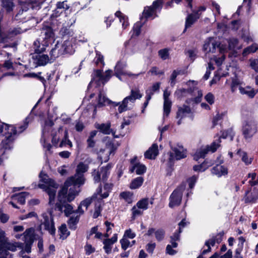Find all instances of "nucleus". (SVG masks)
Listing matches in <instances>:
<instances>
[{"mask_svg":"<svg viewBox=\"0 0 258 258\" xmlns=\"http://www.w3.org/2000/svg\"><path fill=\"white\" fill-rule=\"evenodd\" d=\"M218 49L219 52L221 53H224L226 50V47L216 41L213 37H210L206 39L203 46V50L206 53V56L210 58V56L208 55L209 53H215L216 49Z\"/></svg>","mask_w":258,"mask_h":258,"instance_id":"obj_8","label":"nucleus"},{"mask_svg":"<svg viewBox=\"0 0 258 258\" xmlns=\"http://www.w3.org/2000/svg\"><path fill=\"white\" fill-rule=\"evenodd\" d=\"M126 67V64L125 63L118 61L115 67V76L120 80V78L119 75L121 74H124V71H123V69Z\"/></svg>","mask_w":258,"mask_h":258,"instance_id":"obj_37","label":"nucleus"},{"mask_svg":"<svg viewBox=\"0 0 258 258\" xmlns=\"http://www.w3.org/2000/svg\"><path fill=\"white\" fill-rule=\"evenodd\" d=\"M247 178H251L248 183L251 186L258 184V176L255 173L253 172L248 174Z\"/></svg>","mask_w":258,"mask_h":258,"instance_id":"obj_51","label":"nucleus"},{"mask_svg":"<svg viewBox=\"0 0 258 258\" xmlns=\"http://www.w3.org/2000/svg\"><path fill=\"white\" fill-rule=\"evenodd\" d=\"M258 200V190L256 192H250V189L247 190L243 197V201L246 204H253Z\"/></svg>","mask_w":258,"mask_h":258,"instance_id":"obj_20","label":"nucleus"},{"mask_svg":"<svg viewBox=\"0 0 258 258\" xmlns=\"http://www.w3.org/2000/svg\"><path fill=\"white\" fill-rule=\"evenodd\" d=\"M170 95V92L165 89L163 93V99H164V116L167 117L171 111V107L172 105V102L169 99V96Z\"/></svg>","mask_w":258,"mask_h":258,"instance_id":"obj_16","label":"nucleus"},{"mask_svg":"<svg viewBox=\"0 0 258 258\" xmlns=\"http://www.w3.org/2000/svg\"><path fill=\"white\" fill-rule=\"evenodd\" d=\"M62 44L65 54H73L74 52V48L70 41H64Z\"/></svg>","mask_w":258,"mask_h":258,"instance_id":"obj_44","label":"nucleus"},{"mask_svg":"<svg viewBox=\"0 0 258 258\" xmlns=\"http://www.w3.org/2000/svg\"><path fill=\"white\" fill-rule=\"evenodd\" d=\"M40 176L42 183H40L38 186L48 195L49 205H53L58 185L53 180L49 178L46 175H44V176L42 177V173H40Z\"/></svg>","mask_w":258,"mask_h":258,"instance_id":"obj_5","label":"nucleus"},{"mask_svg":"<svg viewBox=\"0 0 258 258\" xmlns=\"http://www.w3.org/2000/svg\"><path fill=\"white\" fill-rule=\"evenodd\" d=\"M142 25L141 23L137 22L135 24L133 28V35L138 36L141 33V28Z\"/></svg>","mask_w":258,"mask_h":258,"instance_id":"obj_60","label":"nucleus"},{"mask_svg":"<svg viewBox=\"0 0 258 258\" xmlns=\"http://www.w3.org/2000/svg\"><path fill=\"white\" fill-rule=\"evenodd\" d=\"M117 240V234H114L111 238H106L103 241V249L107 254H109L111 252L112 245Z\"/></svg>","mask_w":258,"mask_h":258,"instance_id":"obj_18","label":"nucleus"},{"mask_svg":"<svg viewBox=\"0 0 258 258\" xmlns=\"http://www.w3.org/2000/svg\"><path fill=\"white\" fill-rule=\"evenodd\" d=\"M96 57L94 59V61L96 66L99 67H103L104 66V62L103 60V56L101 54L100 52L96 51Z\"/></svg>","mask_w":258,"mask_h":258,"instance_id":"obj_46","label":"nucleus"},{"mask_svg":"<svg viewBox=\"0 0 258 258\" xmlns=\"http://www.w3.org/2000/svg\"><path fill=\"white\" fill-rule=\"evenodd\" d=\"M153 233H155V238L157 240L160 241L162 240L165 236V232L164 229L160 228L157 230L153 228H149L146 233L148 236H151Z\"/></svg>","mask_w":258,"mask_h":258,"instance_id":"obj_23","label":"nucleus"},{"mask_svg":"<svg viewBox=\"0 0 258 258\" xmlns=\"http://www.w3.org/2000/svg\"><path fill=\"white\" fill-rule=\"evenodd\" d=\"M112 187V184L111 183H105L103 188L99 187L97 191L96 197L97 196H99V200H101L102 199L106 198L109 196V194L110 192Z\"/></svg>","mask_w":258,"mask_h":258,"instance_id":"obj_19","label":"nucleus"},{"mask_svg":"<svg viewBox=\"0 0 258 258\" xmlns=\"http://www.w3.org/2000/svg\"><path fill=\"white\" fill-rule=\"evenodd\" d=\"M89 167L87 164L83 162H80L77 165L76 168V173L75 175L68 178L64 182V185L59 191V199L62 200L64 197L65 193L68 191L69 186H75L83 184L85 182L84 173L87 171Z\"/></svg>","mask_w":258,"mask_h":258,"instance_id":"obj_2","label":"nucleus"},{"mask_svg":"<svg viewBox=\"0 0 258 258\" xmlns=\"http://www.w3.org/2000/svg\"><path fill=\"white\" fill-rule=\"evenodd\" d=\"M239 89L240 93L246 94L251 98L253 97L255 94L254 90L251 89L250 87L242 88L240 87Z\"/></svg>","mask_w":258,"mask_h":258,"instance_id":"obj_45","label":"nucleus"},{"mask_svg":"<svg viewBox=\"0 0 258 258\" xmlns=\"http://www.w3.org/2000/svg\"><path fill=\"white\" fill-rule=\"evenodd\" d=\"M256 132V124L254 121L250 120L245 122L243 126V134L245 138H251Z\"/></svg>","mask_w":258,"mask_h":258,"instance_id":"obj_14","label":"nucleus"},{"mask_svg":"<svg viewBox=\"0 0 258 258\" xmlns=\"http://www.w3.org/2000/svg\"><path fill=\"white\" fill-rule=\"evenodd\" d=\"M69 194L67 195L68 191L65 193L63 198L62 200L59 199V192L58 195V202L56 203L55 206V209L57 210L61 213L64 212L67 216L74 213L73 207L67 203V202H71L73 201L76 195H77V191L76 190L75 186L70 187L69 189Z\"/></svg>","mask_w":258,"mask_h":258,"instance_id":"obj_3","label":"nucleus"},{"mask_svg":"<svg viewBox=\"0 0 258 258\" xmlns=\"http://www.w3.org/2000/svg\"><path fill=\"white\" fill-rule=\"evenodd\" d=\"M214 164V162L210 160L209 162L208 160H205L202 164L195 165L193 167V169L195 171H201L203 172L208 168V167L211 166Z\"/></svg>","mask_w":258,"mask_h":258,"instance_id":"obj_31","label":"nucleus"},{"mask_svg":"<svg viewBox=\"0 0 258 258\" xmlns=\"http://www.w3.org/2000/svg\"><path fill=\"white\" fill-rule=\"evenodd\" d=\"M61 16H63L65 17L64 11L56 7V9L53 11V13L51 15V17L53 18H56ZM66 18V17H64V18Z\"/></svg>","mask_w":258,"mask_h":258,"instance_id":"obj_58","label":"nucleus"},{"mask_svg":"<svg viewBox=\"0 0 258 258\" xmlns=\"http://www.w3.org/2000/svg\"><path fill=\"white\" fill-rule=\"evenodd\" d=\"M110 166L107 165L105 167H102L100 170L99 169L94 170L92 172V176L95 182H99L101 179L103 181L106 180L110 173Z\"/></svg>","mask_w":258,"mask_h":258,"instance_id":"obj_12","label":"nucleus"},{"mask_svg":"<svg viewBox=\"0 0 258 258\" xmlns=\"http://www.w3.org/2000/svg\"><path fill=\"white\" fill-rule=\"evenodd\" d=\"M220 139L215 140L211 145L202 147L198 149L194 155V159L198 161L200 158H204L209 152L213 153L219 147Z\"/></svg>","mask_w":258,"mask_h":258,"instance_id":"obj_10","label":"nucleus"},{"mask_svg":"<svg viewBox=\"0 0 258 258\" xmlns=\"http://www.w3.org/2000/svg\"><path fill=\"white\" fill-rule=\"evenodd\" d=\"M169 49L168 48L160 49L158 51V55L162 59L165 60L169 58Z\"/></svg>","mask_w":258,"mask_h":258,"instance_id":"obj_52","label":"nucleus"},{"mask_svg":"<svg viewBox=\"0 0 258 258\" xmlns=\"http://www.w3.org/2000/svg\"><path fill=\"white\" fill-rule=\"evenodd\" d=\"M96 197V195H94V196H93L92 198H87L85 200H84L83 201H82L80 204L81 206H82L84 207H85L86 210L87 209L88 207L89 206V205L91 204V203L93 201V200L95 198V197Z\"/></svg>","mask_w":258,"mask_h":258,"instance_id":"obj_59","label":"nucleus"},{"mask_svg":"<svg viewBox=\"0 0 258 258\" xmlns=\"http://www.w3.org/2000/svg\"><path fill=\"white\" fill-rule=\"evenodd\" d=\"M105 225L106 227V232L104 234V236L106 238H108L111 233V230L113 227H114V224L111 223L108 221L105 222Z\"/></svg>","mask_w":258,"mask_h":258,"instance_id":"obj_55","label":"nucleus"},{"mask_svg":"<svg viewBox=\"0 0 258 258\" xmlns=\"http://www.w3.org/2000/svg\"><path fill=\"white\" fill-rule=\"evenodd\" d=\"M35 59V63L38 66H45L49 61V57L46 54H36L33 56Z\"/></svg>","mask_w":258,"mask_h":258,"instance_id":"obj_26","label":"nucleus"},{"mask_svg":"<svg viewBox=\"0 0 258 258\" xmlns=\"http://www.w3.org/2000/svg\"><path fill=\"white\" fill-rule=\"evenodd\" d=\"M228 44L230 50L240 49L242 47V45L239 44L238 39L235 38H230L228 41Z\"/></svg>","mask_w":258,"mask_h":258,"instance_id":"obj_36","label":"nucleus"},{"mask_svg":"<svg viewBox=\"0 0 258 258\" xmlns=\"http://www.w3.org/2000/svg\"><path fill=\"white\" fill-rule=\"evenodd\" d=\"M121 247L122 249L125 250L127 248L131 247V242L125 237L123 238L120 240Z\"/></svg>","mask_w":258,"mask_h":258,"instance_id":"obj_56","label":"nucleus"},{"mask_svg":"<svg viewBox=\"0 0 258 258\" xmlns=\"http://www.w3.org/2000/svg\"><path fill=\"white\" fill-rule=\"evenodd\" d=\"M191 91V90L190 89H186L184 88H179L177 89L175 91L174 95L178 99H180L183 97L186 96V95L187 94L190 93Z\"/></svg>","mask_w":258,"mask_h":258,"instance_id":"obj_40","label":"nucleus"},{"mask_svg":"<svg viewBox=\"0 0 258 258\" xmlns=\"http://www.w3.org/2000/svg\"><path fill=\"white\" fill-rule=\"evenodd\" d=\"M27 117L21 125L16 127L12 125L3 124L0 125V133H3L5 139L2 141L1 145L5 149L12 148V145L15 139V136L25 131L28 127L29 121Z\"/></svg>","mask_w":258,"mask_h":258,"instance_id":"obj_1","label":"nucleus"},{"mask_svg":"<svg viewBox=\"0 0 258 258\" xmlns=\"http://www.w3.org/2000/svg\"><path fill=\"white\" fill-rule=\"evenodd\" d=\"M258 49V45L253 43L250 46L245 48L242 51V55L243 57H246L250 53L255 52Z\"/></svg>","mask_w":258,"mask_h":258,"instance_id":"obj_33","label":"nucleus"},{"mask_svg":"<svg viewBox=\"0 0 258 258\" xmlns=\"http://www.w3.org/2000/svg\"><path fill=\"white\" fill-rule=\"evenodd\" d=\"M158 154V145L154 144L145 153V157L149 159H155Z\"/></svg>","mask_w":258,"mask_h":258,"instance_id":"obj_25","label":"nucleus"},{"mask_svg":"<svg viewBox=\"0 0 258 258\" xmlns=\"http://www.w3.org/2000/svg\"><path fill=\"white\" fill-rule=\"evenodd\" d=\"M110 127V123L97 124L96 125V128L105 135H109L111 133Z\"/></svg>","mask_w":258,"mask_h":258,"instance_id":"obj_30","label":"nucleus"},{"mask_svg":"<svg viewBox=\"0 0 258 258\" xmlns=\"http://www.w3.org/2000/svg\"><path fill=\"white\" fill-rule=\"evenodd\" d=\"M142 96L143 95L140 93L139 89L135 88L132 89L130 95L125 97L121 102H114L113 103L114 106H119L118 111L119 113H121L123 112L132 109L136 100L141 99Z\"/></svg>","mask_w":258,"mask_h":258,"instance_id":"obj_4","label":"nucleus"},{"mask_svg":"<svg viewBox=\"0 0 258 258\" xmlns=\"http://www.w3.org/2000/svg\"><path fill=\"white\" fill-rule=\"evenodd\" d=\"M23 247V243L19 242H15L14 243H10L7 245V248L8 250L15 251L17 248L20 249Z\"/></svg>","mask_w":258,"mask_h":258,"instance_id":"obj_48","label":"nucleus"},{"mask_svg":"<svg viewBox=\"0 0 258 258\" xmlns=\"http://www.w3.org/2000/svg\"><path fill=\"white\" fill-rule=\"evenodd\" d=\"M162 4V0H156L153 3V6L145 8L143 13V16L141 18L142 20L143 17L146 19L152 17L155 13V10L159 8Z\"/></svg>","mask_w":258,"mask_h":258,"instance_id":"obj_15","label":"nucleus"},{"mask_svg":"<svg viewBox=\"0 0 258 258\" xmlns=\"http://www.w3.org/2000/svg\"><path fill=\"white\" fill-rule=\"evenodd\" d=\"M144 181V179L142 177H138L135 178L130 184V188L131 189H136L140 187Z\"/></svg>","mask_w":258,"mask_h":258,"instance_id":"obj_41","label":"nucleus"},{"mask_svg":"<svg viewBox=\"0 0 258 258\" xmlns=\"http://www.w3.org/2000/svg\"><path fill=\"white\" fill-rule=\"evenodd\" d=\"M33 45V48L36 54H41L45 51L46 45L44 44L41 45L39 41L38 40L34 42Z\"/></svg>","mask_w":258,"mask_h":258,"instance_id":"obj_34","label":"nucleus"},{"mask_svg":"<svg viewBox=\"0 0 258 258\" xmlns=\"http://www.w3.org/2000/svg\"><path fill=\"white\" fill-rule=\"evenodd\" d=\"M64 131L63 130L62 127H59L57 130H53L51 132L52 136V143L55 146H57L59 141L63 138Z\"/></svg>","mask_w":258,"mask_h":258,"instance_id":"obj_17","label":"nucleus"},{"mask_svg":"<svg viewBox=\"0 0 258 258\" xmlns=\"http://www.w3.org/2000/svg\"><path fill=\"white\" fill-rule=\"evenodd\" d=\"M237 154L241 157L242 161L244 162L246 165L251 164L252 158L248 157L246 153L239 150L237 152Z\"/></svg>","mask_w":258,"mask_h":258,"instance_id":"obj_47","label":"nucleus"},{"mask_svg":"<svg viewBox=\"0 0 258 258\" xmlns=\"http://www.w3.org/2000/svg\"><path fill=\"white\" fill-rule=\"evenodd\" d=\"M43 221L42 225H43L44 229L47 230L51 235H54L55 228L52 215L50 214L44 213L42 214Z\"/></svg>","mask_w":258,"mask_h":258,"instance_id":"obj_13","label":"nucleus"},{"mask_svg":"<svg viewBox=\"0 0 258 258\" xmlns=\"http://www.w3.org/2000/svg\"><path fill=\"white\" fill-rule=\"evenodd\" d=\"M120 196L124 199L125 201L128 203H132V194L130 192H123L120 195Z\"/></svg>","mask_w":258,"mask_h":258,"instance_id":"obj_57","label":"nucleus"},{"mask_svg":"<svg viewBox=\"0 0 258 258\" xmlns=\"http://www.w3.org/2000/svg\"><path fill=\"white\" fill-rule=\"evenodd\" d=\"M84 248L87 255H90L93 253L95 250L94 247H93L91 244L88 243L85 246Z\"/></svg>","mask_w":258,"mask_h":258,"instance_id":"obj_64","label":"nucleus"},{"mask_svg":"<svg viewBox=\"0 0 258 258\" xmlns=\"http://www.w3.org/2000/svg\"><path fill=\"white\" fill-rule=\"evenodd\" d=\"M112 71L108 70L105 72V75L102 74L101 70H96L94 71L92 75V79L90 84L95 82L97 86H100L101 84H104L107 82L111 76Z\"/></svg>","mask_w":258,"mask_h":258,"instance_id":"obj_11","label":"nucleus"},{"mask_svg":"<svg viewBox=\"0 0 258 258\" xmlns=\"http://www.w3.org/2000/svg\"><path fill=\"white\" fill-rule=\"evenodd\" d=\"M115 15L116 17L119 18L120 22L122 23V28L123 29H125V28L128 25L127 17L120 11L116 12Z\"/></svg>","mask_w":258,"mask_h":258,"instance_id":"obj_39","label":"nucleus"},{"mask_svg":"<svg viewBox=\"0 0 258 258\" xmlns=\"http://www.w3.org/2000/svg\"><path fill=\"white\" fill-rule=\"evenodd\" d=\"M67 1H64L63 2H58L57 3L56 6L57 8L60 9V10L64 11V14H65V17H67V14L68 12L69 11V12H71V10H70V6H69L67 4Z\"/></svg>","mask_w":258,"mask_h":258,"instance_id":"obj_38","label":"nucleus"},{"mask_svg":"<svg viewBox=\"0 0 258 258\" xmlns=\"http://www.w3.org/2000/svg\"><path fill=\"white\" fill-rule=\"evenodd\" d=\"M149 203L151 204H153L152 201L149 202V199L144 198L139 201L137 203L136 205L143 211L148 209Z\"/></svg>","mask_w":258,"mask_h":258,"instance_id":"obj_35","label":"nucleus"},{"mask_svg":"<svg viewBox=\"0 0 258 258\" xmlns=\"http://www.w3.org/2000/svg\"><path fill=\"white\" fill-rule=\"evenodd\" d=\"M67 145H68L70 147H72L73 146L72 143L69 139L68 131L67 130H65L64 137L61 139L60 143L59 145V147H62L63 146H66Z\"/></svg>","mask_w":258,"mask_h":258,"instance_id":"obj_42","label":"nucleus"},{"mask_svg":"<svg viewBox=\"0 0 258 258\" xmlns=\"http://www.w3.org/2000/svg\"><path fill=\"white\" fill-rule=\"evenodd\" d=\"M250 66L255 72H258V59H250Z\"/></svg>","mask_w":258,"mask_h":258,"instance_id":"obj_61","label":"nucleus"},{"mask_svg":"<svg viewBox=\"0 0 258 258\" xmlns=\"http://www.w3.org/2000/svg\"><path fill=\"white\" fill-rule=\"evenodd\" d=\"M76 214L75 213V215H73L69 219L68 221V224L69 225V227L70 229H72L73 230H75L76 228V225L77 224L79 220L80 215H76L75 216Z\"/></svg>","mask_w":258,"mask_h":258,"instance_id":"obj_43","label":"nucleus"},{"mask_svg":"<svg viewBox=\"0 0 258 258\" xmlns=\"http://www.w3.org/2000/svg\"><path fill=\"white\" fill-rule=\"evenodd\" d=\"M3 6L5 8L8 13L13 11L14 7L12 0H2Z\"/></svg>","mask_w":258,"mask_h":258,"instance_id":"obj_49","label":"nucleus"},{"mask_svg":"<svg viewBox=\"0 0 258 258\" xmlns=\"http://www.w3.org/2000/svg\"><path fill=\"white\" fill-rule=\"evenodd\" d=\"M132 218L133 220H135L137 217L142 215L143 213V211L137 205L134 206L132 209Z\"/></svg>","mask_w":258,"mask_h":258,"instance_id":"obj_50","label":"nucleus"},{"mask_svg":"<svg viewBox=\"0 0 258 258\" xmlns=\"http://www.w3.org/2000/svg\"><path fill=\"white\" fill-rule=\"evenodd\" d=\"M177 76V73L175 71H173L170 76L169 83L171 87H174L175 85L176 81V79Z\"/></svg>","mask_w":258,"mask_h":258,"instance_id":"obj_62","label":"nucleus"},{"mask_svg":"<svg viewBox=\"0 0 258 258\" xmlns=\"http://www.w3.org/2000/svg\"><path fill=\"white\" fill-rule=\"evenodd\" d=\"M191 10L193 13L188 15L187 17L183 32H185L187 28L190 27L200 17V14L198 12H194V10L192 9Z\"/></svg>","mask_w":258,"mask_h":258,"instance_id":"obj_24","label":"nucleus"},{"mask_svg":"<svg viewBox=\"0 0 258 258\" xmlns=\"http://www.w3.org/2000/svg\"><path fill=\"white\" fill-rule=\"evenodd\" d=\"M40 3L35 1L28 0L22 4V10L20 11L15 16L14 20L20 22H25L29 20L31 15L28 12L30 8L33 10H38L40 8Z\"/></svg>","mask_w":258,"mask_h":258,"instance_id":"obj_6","label":"nucleus"},{"mask_svg":"<svg viewBox=\"0 0 258 258\" xmlns=\"http://www.w3.org/2000/svg\"><path fill=\"white\" fill-rule=\"evenodd\" d=\"M136 160L137 158L135 157L131 160V163L133 164V166L131 169V171L132 172L135 171L137 174L141 175L145 172L146 167L143 164L136 163Z\"/></svg>","mask_w":258,"mask_h":258,"instance_id":"obj_21","label":"nucleus"},{"mask_svg":"<svg viewBox=\"0 0 258 258\" xmlns=\"http://www.w3.org/2000/svg\"><path fill=\"white\" fill-rule=\"evenodd\" d=\"M111 101L105 96L104 93L100 92L98 95V103L96 105L94 112H96L97 107H101L103 106L109 104Z\"/></svg>","mask_w":258,"mask_h":258,"instance_id":"obj_28","label":"nucleus"},{"mask_svg":"<svg viewBox=\"0 0 258 258\" xmlns=\"http://www.w3.org/2000/svg\"><path fill=\"white\" fill-rule=\"evenodd\" d=\"M211 173L218 177H220L227 174L228 169L224 166L217 164L212 168Z\"/></svg>","mask_w":258,"mask_h":258,"instance_id":"obj_22","label":"nucleus"},{"mask_svg":"<svg viewBox=\"0 0 258 258\" xmlns=\"http://www.w3.org/2000/svg\"><path fill=\"white\" fill-rule=\"evenodd\" d=\"M234 135V134L232 130L231 129H229L226 131H224L222 133L221 137L219 138L218 139V140L219 139H220V141L221 142V138H222L223 139H226V138L229 137L230 141H232L233 140Z\"/></svg>","mask_w":258,"mask_h":258,"instance_id":"obj_53","label":"nucleus"},{"mask_svg":"<svg viewBox=\"0 0 258 258\" xmlns=\"http://www.w3.org/2000/svg\"><path fill=\"white\" fill-rule=\"evenodd\" d=\"M191 113V109L189 106L187 105H183L182 107H180L178 109L176 113L177 118H183L185 117L187 114Z\"/></svg>","mask_w":258,"mask_h":258,"instance_id":"obj_29","label":"nucleus"},{"mask_svg":"<svg viewBox=\"0 0 258 258\" xmlns=\"http://www.w3.org/2000/svg\"><path fill=\"white\" fill-rule=\"evenodd\" d=\"M50 55L51 59H54L60 55L59 53L57 51V49L55 46L54 48L51 49L50 52Z\"/></svg>","mask_w":258,"mask_h":258,"instance_id":"obj_63","label":"nucleus"},{"mask_svg":"<svg viewBox=\"0 0 258 258\" xmlns=\"http://www.w3.org/2000/svg\"><path fill=\"white\" fill-rule=\"evenodd\" d=\"M25 243H33L35 239L34 230L30 228L26 230L23 234Z\"/></svg>","mask_w":258,"mask_h":258,"instance_id":"obj_27","label":"nucleus"},{"mask_svg":"<svg viewBox=\"0 0 258 258\" xmlns=\"http://www.w3.org/2000/svg\"><path fill=\"white\" fill-rule=\"evenodd\" d=\"M100 201H101L99 200ZM102 211L101 201H99L98 204L95 205V211L93 215V218H97L100 215Z\"/></svg>","mask_w":258,"mask_h":258,"instance_id":"obj_54","label":"nucleus"},{"mask_svg":"<svg viewBox=\"0 0 258 258\" xmlns=\"http://www.w3.org/2000/svg\"><path fill=\"white\" fill-rule=\"evenodd\" d=\"M28 194L26 192H22L12 196V198L14 201H16L21 205L25 203V199Z\"/></svg>","mask_w":258,"mask_h":258,"instance_id":"obj_32","label":"nucleus"},{"mask_svg":"<svg viewBox=\"0 0 258 258\" xmlns=\"http://www.w3.org/2000/svg\"><path fill=\"white\" fill-rule=\"evenodd\" d=\"M170 147L172 150L169 153V162L170 165L173 163L175 160H180L186 157L187 151L181 144L177 143L173 145L170 143Z\"/></svg>","mask_w":258,"mask_h":258,"instance_id":"obj_7","label":"nucleus"},{"mask_svg":"<svg viewBox=\"0 0 258 258\" xmlns=\"http://www.w3.org/2000/svg\"><path fill=\"white\" fill-rule=\"evenodd\" d=\"M185 186V183H182L172 192L169 199V207L170 208H173L180 205Z\"/></svg>","mask_w":258,"mask_h":258,"instance_id":"obj_9","label":"nucleus"}]
</instances>
